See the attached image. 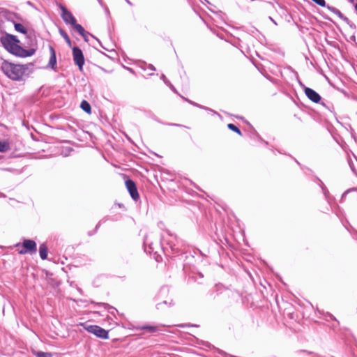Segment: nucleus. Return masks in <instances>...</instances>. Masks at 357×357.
I'll return each mask as SVG.
<instances>
[{
    "instance_id": "19",
    "label": "nucleus",
    "mask_w": 357,
    "mask_h": 357,
    "mask_svg": "<svg viewBox=\"0 0 357 357\" xmlns=\"http://www.w3.org/2000/svg\"><path fill=\"white\" fill-rule=\"evenodd\" d=\"M349 1H351V3L354 2V0H349Z\"/></svg>"
},
{
    "instance_id": "12",
    "label": "nucleus",
    "mask_w": 357,
    "mask_h": 357,
    "mask_svg": "<svg viewBox=\"0 0 357 357\" xmlns=\"http://www.w3.org/2000/svg\"><path fill=\"white\" fill-rule=\"evenodd\" d=\"M33 354L36 357H52V354L48 352L34 351Z\"/></svg>"
},
{
    "instance_id": "1",
    "label": "nucleus",
    "mask_w": 357,
    "mask_h": 357,
    "mask_svg": "<svg viewBox=\"0 0 357 357\" xmlns=\"http://www.w3.org/2000/svg\"><path fill=\"white\" fill-rule=\"evenodd\" d=\"M1 69L6 76L13 80L20 79L26 70L24 66L13 64L6 61L2 63Z\"/></svg>"
},
{
    "instance_id": "20",
    "label": "nucleus",
    "mask_w": 357,
    "mask_h": 357,
    "mask_svg": "<svg viewBox=\"0 0 357 357\" xmlns=\"http://www.w3.org/2000/svg\"><path fill=\"white\" fill-rule=\"evenodd\" d=\"M66 36H67L66 34H65V36H64V38H66Z\"/></svg>"
},
{
    "instance_id": "18",
    "label": "nucleus",
    "mask_w": 357,
    "mask_h": 357,
    "mask_svg": "<svg viewBox=\"0 0 357 357\" xmlns=\"http://www.w3.org/2000/svg\"><path fill=\"white\" fill-rule=\"evenodd\" d=\"M66 41H67L68 43H70V39H69L68 36H66Z\"/></svg>"
},
{
    "instance_id": "6",
    "label": "nucleus",
    "mask_w": 357,
    "mask_h": 357,
    "mask_svg": "<svg viewBox=\"0 0 357 357\" xmlns=\"http://www.w3.org/2000/svg\"><path fill=\"white\" fill-rule=\"evenodd\" d=\"M126 186L132 198L135 201L138 200V199L139 198V195L135 183L132 180L128 179L126 181Z\"/></svg>"
},
{
    "instance_id": "13",
    "label": "nucleus",
    "mask_w": 357,
    "mask_h": 357,
    "mask_svg": "<svg viewBox=\"0 0 357 357\" xmlns=\"http://www.w3.org/2000/svg\"><path fill=\"white\" fill-rule=\"evenodd\" d=\"M15 30L17 31H18V32H20V33H26V29L21 24H19V23L15 24Z\"/></svg>"
},
{
    "instance_id": "15",
    "label": "nucleus",
    "mask_w": 357,
    "mask_h": 357,
    "mask_svg": "<svg viewBox=\"0 0 357 357\" xmlns=\"http://www.w3.org/2000/svg\"><path fill=\"white\" fill-rule=\"evenodd\" d=\"M228 126V128H229L230 130H233V131H234V132H237V133H238V134H239L240 135H241V132L240 130H239V129H238V128L235 125H234V124H232V123H229V124H228V126Z\"/></svg>"
},
{
    "instance_id": "10",
    "label": "nucleus",
    "mask_w": 357,
    "mask_h": 357,
    "mask_svg": "<svg viewBox=\"0 0 357 357\" xmlns=\"http://www.w3.org/2000/svg\"><path fill=\"white\" fill-rule=\"evenodd\" d=\"M40 256L42 259H45L47 256V248L45 244H42L39 248Z\"/></svg>"
},
{
    "instance_id": "8",
    "label": "nucleus",
    "mask_w": 357,
    "mask_h": 357,
    "mask_svg": "<svg viewBox=\"0 0 357 357\" xmlns=\"http://www.w3.org/2000/svg\"><path fill=\"white\" fill-rule=\"evenodd\" d=\"M23 246L26 249V250L21 251L20 253H25L26 251H29L31 252H36V244L33 241H31V240L24 241Z\"/></svg>"
},
{
    "instance_id": "11",
    "label": "nucleus",
    "mask_w": 357,
    "mask_h": 357,
    "mask_svg": "<svg viewBox=\"0 0 357 357\" xmlns=\"http://www.w3.org/2000/svg\"><path fill=\"white\" fill-rule=\"evenodd\" d=\"M80 107L84 111L86 112L87 114H91V105L90 104L86 101V100H83L82 102H81V105H80Z\"/></svg>"
},
{
    "instance_id": "7",
    "label": "nucleus",
    "mask_w": 357,
    "mask_h": 357,
    "mask_svg": "<svg viewBox=\"0 0 357 357\" xmlns=\"http://www.w3.org/2000/svg\"><path fill=\"white\" fill-rule=\"evenodd\" d=\"M305 93L307 97L314 102H319L321 100L320 96L310 88H305Z\"/></svg>"
},
{
    "instance_id": "5",
    "label": "nucleus",
    "mask_w": 357,
    "mask_h": 357,
    "mask_svg": "<svg viewBox=\"0 0 357 357\" xmlns=\"http://www.w3.org/2000/svg\"><path fill=\"white\" fill-rule=\"evenodd\" d=\"M73 53L75 63L79 66V70H82L84 63V59L82 50L75 47L73 49Z\"/></svg>"
},
{
    "instance_id": "16",
    "label": "nucleus",
    "mask_w": 357,
    "mask_h": 357,
    "mask_svg": "<svg viewBox=\"0 0 357 357\" xmlns=\"http://www.w3.org/2000/svg\"><path fill=\"white\" fill-rule=\"evenodd\" d=\"M143 328L149 329L151 332H155L156 331V328L154 326H144Z\"/></svg>"
},
{
    "instance_id": "3",
    "label": "nucleus",
    "mask_w": 357,
    "mask_h": 357,
    "mask_svg": "<svg viewBox=\"0 0 357 357\" xmlns=\"http://www.w3.org/2000/svg\"><path fill=\"white\" fill-rule=\"evenodd\" d=\"M79 325L81 326H82L89 333L95 335L98 337H100L102 339H108L109 338L108 332L106 330L102 328L101 327H100L98 326L91 325L87 322L81 323Z\"/></svg>"
},
{
    "instance_id": "4",
    "label": "nucleus",
    "mask_w": 357,
    "mask_h": 357,
    "mask_svg": "<svg viewBox=\"0 0 357 357\" xmlns=\"http://www.w3.org/2000/svg\"><path fill=\"white\" fill-rule=\"evenodd\" d=\"M1 41L5 48L10 52H15L19 47L17 45L19 40H17L15 36H8L5 38H2Z\"/></svg>"
},
{
    "instance_id": "14",
    "label": "nucleus",
    "mask_w": 357,
    "mask_h": 357,
    "mask_svg": "<svg viewBox=\"0 0 357 357\" xmlns=\"http://www.w3.org/2000/svg\"><path fill=\"white\" fill-rule=\"evenodd\" d=\"M8 150V144L0 142V152H6Z\"/></svg>"
},
{
    "instance_id": "17",
    "label": "nucleus",
    "mask_w": 357,
    "mask_h": 357,
    "mask_svg": "<svg viewBox=\"0 0 357 357\" xmlns=\"http://www.w3.org/2000/svg\"><path fill=\"white\" fill-rule=\"evenodd\" d=\"M87 36H88V33L85 31V36H84V37H83V38H84V40H85L86 41H88V38H87Z\"/></svg>"
},
{
    "instance_id": "2",
    "label": "nucleus",
    "mask_w": 357,
    "mask_h": 357,
    "mask_svg": "<svg viewBox=\"0 0 357 357\" xmlns=\"http://www.w3.org/2000/svg\"><path fill=\"white\" fill-rule=\"evenodd\" d=\"M61 17L63 21L66 24H71L73 28L82 36H85V30L84 28L79 24H77L76 19L74 17V16L72 15V13L68 11L66 8L61 6Z\"/></svg>"
},
{
    "instance_id": "9",
    "label": "nucleus",
    "mask_w": 357,
    "mask_h": 357,
    "mask_svg": "<svg viewBox=\"0 0 357 357\" xmlns=\"http://www.w3.org/2000/svg\"><path fill=\"white\" fill-rule=\"evenodd\" d=\"M50 53H51V56H50V59L49 64H50V66L52 68H54V66L56 65V63L55 51L53 49V47H50Z\"/></svg>"
}]
</instances>
